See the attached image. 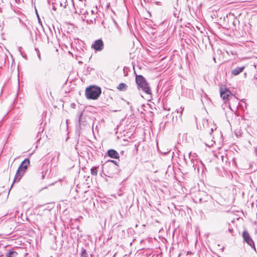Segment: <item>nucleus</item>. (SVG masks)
Returning a JSON list of instances; mask_svg holds the SVG:
<instances>
[{
	"label": "nucleus",
	"instance_id": "2",
	"mask_svg": "<svg viewBox=\"0 0 257 257\" xmlns=\"http://www.w3.org/2000/svg\"><path fill=\"white\" fill-rule=\"evenodd\" d=\"M30 164V161L28 159H25L21 164L19 167L15 178L13 181V183L18 182L20 180L22 177L24 175L26 170L27 169L28 165Z\"/></svg>",
	"mask_w": 257,
	"mask_h": 257
},
{
	"label": "nucleus",
	"instance_id": "28",
	"mask_svg": "<svg viewBox=\"0 0 257 257\" xmlns=\"http://www.w3.org/2000/svg\"><path fill=\"white\" fill-rule=\"evenodd\" d=\"M213 60H214V61H215V58H213Z\"/></svg>",
	"mask_w": 257,
	"mask_h": 257
},
{
	"label": "nucleus",
	"instance_id": "6",
	"mask_svg": "<svg viewBox=\"0 0 257 257\" xmlns=\"http://www.w3.org/2000/svg\"><path fill=\"white\" fill-rule=\"evenodd\" d=\"M91 48L96 51H101L104 48V43L101 39L95 40L91 45Z\"/></svg>",
	"mask_w": 257,
	"mask_h": 257
},
{
	"label": "nucleus",
	"instance_id": "15",
	"mask_svg": "<svg viewBox=\"0 0 257 257\" xmlns=\"http://www.w3.org/2000/svg\"><path fill=\"white\" fill-rule=\"evenodd\" d=\"M83 117H82V113H81L79 118V122L80 125H85L84 122L82 121Z\"/></svg>",
	"mask_w": 257,
	"mask_h": 257
},
{
	"label": "nucleus",
	"instance_id": "24",
	"mask_svg": "<svg viewBox=\"0 0 257 257\" xmlns=\"http://www.w3.org/2000/svg\"><path fill=\"white\" fill-rule=\"evenodd\" d=\"M254 78L257 79V74L254 76Z\"/></svg>",
	"mask_w": 257,
	"mask_h": 257
},
{
	"label": "nucleus",
	"instance_id": "11",
	"mask_svg": "<svg viewBox=\"0 0 257 257\" xmlns=\"http://www.w3.org/2000/svg\"><path fill=\"white\" fill-rule=\"evenodd\" d=\"M127 86L126 85V84L124 83H120L118 85V86L117 87V88L120 90V91H122V90H125L126 89Z\"/></svg>",
	"mask_w": 257,
	"mask_h": 257
},
{
	"label": "nucleus",
	"instance_id": "4",
	"mask_svg": "<svg viewBox=\"0 0 257 257\" xmlns=\"http://www.w3.org/2000/svg\"><path fill=\"white\" fill-rule=\"evenodd\" d=\"M53 10H56V7L59 6L63 9L66 8V7L68 6L69 4H71L73 7H74L73 0H53Z\"/></svg>",
	"mask_w": 257,
	"mask_h": 257
},
{
	"label": "nucleus",
	"instance_id": "14",
	"mask_svg": "<svg viewBox=\"0 0 257 257\" xmlns=\"http://www.w3.org/2000/svg\"><path fill=\"white\" fill-rule=\"evenodd\" d=\"M81 257H88V254L84 249H82L81 252Z\"/></svg>",
	"mask_w": 257,
	"mask_h": 257
},
{
	"label": "nucleus",
	"instance_id": "21",
	"mask_svg": "<svg viewBox=\"0 0 257 257\" xmlns=\"http://www.w3.org/2000/svg\"><path fill=\"white\" fill-rule=\"evenodd\" d=\"M157 5H160V2H157L155 3Z\"/></svg>",
	"mask_w": 257,
	"mask_h": 257
},
{
	"label": "nucleus",
	"instance_id": "16",
	"mask_svg": "<svg viewBox=\"0 0 257 257\" xmlns=\"http://www.w3.org/2000/svg\"><path fill=\"white\" fill-rule=\"evenodd\" d=\"M35 50L37 52L38 57L39 58V60H41V54H40V52L39 49L37 48H35Z\"/></svg>",
	"mask_w": 257,
	"mask_h": 257
},
{
	"label": "nucleus",
	"instance_id": "26",
	"mask_svg": "<svg viewBox=\"0 0 257 257\" xmlns=\"http://www.w3.org/2000/svg\"><path fill=\"white\" fill-rule=\"evenodd\" d=\"M44 178V175H42V178L43 179Z\"/></svg>",
	"mask_w": 257,
	"mask_h": 257
},
{
	"label": "nucleus",
	"instance_id": "3",
	"mask_svg": "<svg viewBox=\"0 0 257 257\" xmlns=\"http://www.w3.org/2000/svg\"><path fill=\"white\" fill-rule=\"evenodd\" d=\"M101 93V88L98 86H89L85 91V95L88 99H97Z\"/></svg>",
	"mask_w": 257,
	"mask_h": 257
},
{
	"label": "nucleus",
	"instance_id": "22",
	"mask_svg": "<svg viewBox=\"0 0 257 257\" xmlns=\"http://www.w3.org/2000/svg\"><path fill=\"white\" fill-rule=\"evenodd\" d=\"M213 132V128H211V132H210V134Z\"/></svg>",
	"mask_w": 257,
	"mask_h": 257
},
{
	"label": "nucleus",
	"instance_id": "10",
	"mask_svg": "<svg viewBox=\"0 0 257 257\" xmlns=\"http://www.w3.org/2000/svg\"><path fill=\"white\" fill-rule=\"evenodd\" d=\"M18 255L17 252L13 250H10L6 253V257H15Z\"/></svg>",
	"mask_w": 257,
	"mask_h": 257
},
{
	"label": "nucleus",
	"instance_id": "12",
	"mask_svg": "<svg viewBox=\"0 0 257 257\" xmlns=\"http://www.w3.org/2000/svg\"><path fill=\"white\" fill-rule=\"evenodd\" d=\"M202 195L205 196V200H204L203 198H200L199 199L200 202L207 201V200L210 198V196L207 194L205 192H202Z\"/></svg>",
	"mask_w": 257,
	"mask_h": 257
},
{
	"label": "nucleus",
	"instance_id": "1",
	"mask_svg": "<svg viewBox=\"0 0 257 257\" xmlns=\"http://www.w3.org/2000/svg\"><path fill=\"white\" fill-rule=\"evenodd\" d=\"M136 82L139 89H141L147 94H151V90L145 78L141 75H136Z\"/></svg>",
	"mask_w": 257,
	"mask_h": 257
},
{
	"label": "nucleus",
	"instance_id": "23",
	"mask_svg": "<svg viewBox=\"0 0 257 257\" xmlns=\"http://www.w3.org/2000/svg\"><path fill=\"white\" fill-rule=\"evenodd\" d=\"M232 230H233V229H230V228L229 229V232H231Z\"/></svg>",
	"mask_w": 257,
	"mask_h": 257
},
{
	"label": "nucleus",
	"instance_id": "7",
	"mask_svg": "<svg viewBox=\"0 0 257 257\" xmlns=\"http://www.w3.org/2000/svg\"><path fill=\"white\" fill-rule=\"evenodd\" d=\"M220 93L221 97L223 99L224 102L226 103L229 100L230 97L231 92L225 88L224 90L222 88L220 89ZM231 97H233L231 96Z\"/></svg>",
	"mask_w": 257,
	"mask_h": 257
},
{
	"label": "nucleus",
	"instance_id": "20",
	"mask_svg": "<svg viewBox=\"0 0 257 257\" xmlns=\"http://www.w3.org/2000/svg\"><path fill=\"white\" fill-rule=\"evenodd\" d=\"M92 69H93V68H90V67H88L87 68V70H88V71H89V70H90V71H91Z\"/></svg>",
	"mask_w": 257,
	"mask_h": 257
},
{
	"label": "nucleus",
	"instance_id": "19",
	"mask_svg": "<svg viewBox=\"0 0 257 257\" xmlns=\"http://www.w3.org/2000/svg\"><path fill=\"white\" fill-rule=\"evenodd\" d=\"M181 109V111H180V116H181V115L182 114V112H183V108L181 107L180 108Z\"/></svg>",
	"mask_w": 257,
	"mask_h": 257
},
{
	"label": "nucleus",
	"instance_id": "13",
	"mask_svg": "<svg viewBox=\"0 0 257 257\" xmlns=\"http://www.w3.org/2000/svg\"><path fill=\"white\" fill-rule=\"evenodd\" d=\"M97 167H93L91 169V174L93 176H96L97 175Z\"/></svg>",
	"mask_w": 257,
	"mask_h": 257
},
{
	"label": "nucleus",
	"instance_id": "18",
	"mask_svg": "<svg viewBox=\"0 0 257 257\" xmlns=\"http://www.w3.org/2000/svg\"><path fill=\"white\" fill-rule=\"evenodd\" d=\"M107 162L112 163L114 164L116 166H118V162H117L116 161H114V160H108L107 161Z\"/></svg>",
	"mask_w": 257,
	"mask_h": 257
},
{
	"label": "nucleus",
	"instance_id": "17",
	"mask_svg": "<svg viewBox=\"0 0 257 257\" xmlns=\"http://www.w3.org/2000/svg\"><path fill=\"white\" fill-rule=\"evenodd\" d=\"M36 14H37V18H38V22L41 25V26H42V21L39 17V16L37 13V10H36Z\"/></svg>",
	"mask_w": 257,
	"mask_h": 257
},
{
	"label": "nucleus",
	"instance_id": "27",
	"mask_svg": "<svg viewBox=\"0 0 257 257\" xmlns=\"http://www.w3.org/2000/svg\"><path fill=\"white\" fill-rule=\"evenodd\" d=\"M78 1L80 2H82V1H83V0H78Z\"/></svg>",
	"mask_w": 257,
	"mask_h": 257
},
{
	"label": "nucleus",
	"instance_id": "8",
	"mask_svg": "<svg viewBox=\"0 0 257 257\" xmlns=\"http://www.w3.org/2000/svg\"><path fill=\"white\" fill-rule=\"evenodd\" d=\"M107 154L108 157L113 159H119L118 153L113 149H110L107 151Z\"/></svg>",
	"mask_w": 257,
	"mask_h": 257
},
{
	"label": "nucleus",
	"instance_id": "9",
	"mask_svg": "<svg viewBox=\"0 0 257 257\" xmlns=\"http://www.w3.org/2000/svg\"><path fill=\"white\" fill-rule=\"evenodd\" d=\"M245 66H242L241 67H236L235 68L233 69L231 71V75L236 76L240 74L244 69Z\"/></svg>",
	"mask_w": 257,
	"mask_h": 257
},
{
	"label": "nucleus",
	"instance_id": "25",
	"mask_svg": "<svg viewBox=\"0 0 257 257\" xmlns=\"http://www.w3.org/2000/svg\"><path fill=\"white\" fill-rule=\"evenodd\" d=\"M255 152L256 153L257 152V147L255 148Z\"/></svg>",
	"mask_w": 257,
	"mask_h": 257
},
{
	"label": "nucleus",
	"instance_id": "5",
	"mask_svg": "<svg viewBox=\"0 0 257 257\" xmlns=\"http://www.w3.org/2000/svg\"><path fill=\"white\" fill-rule=\"evenodd\" d=\"M242 236L243 238L244 242H246L249 246L253 248L255 252H256L254 242L248 231L244 230L242 232Z\"/></svg>",
	"mask_w": 257,
	"mask_h": 257
}]
</instances>
